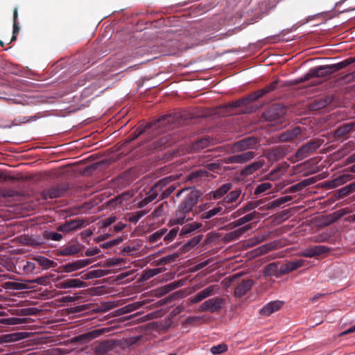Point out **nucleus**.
<instances>
[{
    "label": "nucleus",
    "mask_w": 355,
    "mask_h": 355,
    "mask_svg": "<svg viewBox=\"0 0 355 355\" xmlns=\"http://www.w3.org/2000/svg\"><path fill=\"white\" fill-rule=\"evenodd\" d=\"M178 175H172L158 180L146 193V197L137 204V207L143 208L156 199L159 201L167 198L178 187Z\"/></svg>",
    "instance_id": "1"
},
{
    "label": "nucleus",
    "mask_w": 355,
    "mask_h": 355,
    "mask_svg": "<svg viewBox=\"0 0 355 355\" xmlns=\"http://www.w3.org/2000/svg\"><path fill=\"white\" fill-rule=\"evenodd\" d=\"M354 62L355 57L348 58L336 64L322 65L312 68L304 76V77L295 80L293 83H291L289 85H293L300 84L309 80L311 78L326 77L333 73L334 72L342 69Z\"/></svg>",
    "instance_id": "2"
},
{
    "label": "nucleus",
    "mask_w": 355,
    "mask_h": 355,
    "mask_svg": "<svg viewBox=\"0 0 355 355\" xmlns=\"http://www.w3.org/2000/svg\"><path fill=\"white\" fill-rule=\"evenodd\" d=\"M202 193L196 189L190 190L189 193L184 198L178 205L175 211L173 223L175 224H183L187 220V214L190 213L193 207L198 203L199 198L201 197ZM191 218H188L190 220Z\"/></svg>",
    "instance_id": "3"
},
{
    "label": "nucleus",
    "mask_w": 355,
    "mask_h": 355,
    "mask_svg": "<svg viewBox=\"0 0 355 355\" xmlns=\"http://www.w3.org/2000/svg\"><path fill=\"white\" fill-rule=\"evenodd\" d=\"M173 119L174 117L173 116L165 115L161 116L153 122L146 124L145 125L141 124L135 130L128 135L126 139L127 142H130L144 134L150 135L153 130L158 128H162L167 124L172 123Z\"/></svg>",
    "instance_id": "4"
},
{
    "label": "nucleus",
    "mask_w": 355,
    "mask_h": 355,
    "mask_svg": "<svg viewBox=\"0 0 355 355\" xmlns=\"http://www.w3.org/2000/svg\"><path fill=\"white\" fill-rule=\"evenodd\" d=\"M279 83V81L276 80L272 83L267 85L263 88L257 90L242 98H240L239 100H236L234 102L229 103L227 105V107L230 109L236 108L244 105H248L250 103L254 102L259 99L260 98L263 97L266 94L275 90L278 87Z\"/></svg>",
    "instance_id": "5"
},
{
    "label": "nucleus",
    "mask_w": 355,
    "mask_h": 355,
    "mask_svg": "<svg viewBox=\"0 0 355 355\" xmlns=\"http://www.w3.org/2000/svg\"><path fill=\"white\" fill-rule=\"evenodd\" d=\"M324 140L321 139H313L302 145L295 153V157L298 160H302L313 153L323 144Z\"/></svg>",
    "instance_id": "6"
},
{
    "label": "nucleus",
    "mask_w": 355,
    "mask_h": 355,
    "mask_svg": "<svg viewBox=\"0 0 355 355\" xmlns=\"http://www.w3.org/2000/svg\"><path fill=\"white\" fill-rule=\"evenodd\" d=\"M225 302V300L222 297H216L209 299L204 302L199 307L198 311L200 312L209 311L211 313L218 312Z\"/></svg>",
    "instance_id": "7"
},
{
    "label": "nucleus",
    "mask_w": 355,
    "mask_h": 355,
    "mask_svg": "<svg viewBox=\"0 0 355 355\" xmlns=\"http://www.w3.org/2000/svg\"><path fill=\"white\" fill-rule=\"evenodd\" d=\"M68 189V184H58L44 190L42 196L45 200L60 198L63 196Z\"/></svg>",
    "instance_id": "8"
},
{
    "label": "nucleus",
    "mask_w": 355,
    "mask_h": 355,
    "mask_svg": "<svg viewBox=\"0 0 355 355\" xmlns=\"http://www.w3.org/2000/svg\"><path fill=\"white\" fill-rule=\"evenodd\" d=\"M119 346V342L114 339H107L98 342L94 347V350L96 355H104L116 347Z\"/></svg>",
    "instance_id": "9"
},
{
    "label": "nucleus",
    "mask_w": 355,
    "mask_h": 355,
    "mask_svg": "<svg viewBox=\"0 0 355 355\" xmlns=\"http://www.w3.org/2000/svg\"><path fill=\"white\" fill-rule=\"evenodd\" d=\"M257 143V139L254 137H249L236 141L232 146V152L239 153L254 148Z\"/></svg>",
    "instance_id": "10"
},
{
    "label": "nucleus",
    "mask_w": 355,
    "mask_h": 355,
    "mask_svg": "<svg viewBox=\"0 0 355 355\" xmlns=\"http://www.w3.org/2000/svg\"><path fill=\"white\" fill-rule=\"evenodd\" d=\"M220 289L219 286L214 284L209 286L205 289L198 292L196 295L189 298L190 302L192 304H196L201 302L204 299L213 295Z\"/></svg>",
    "instance_id": "11"
},
{
    "label": "nucleus",
    "mask_w": 355,
    "mask_h": 355,
    "mask_svg": "<svg viewBox=\"0 0 355 355\" xmlns=\"http://www.w3.org/2000/svg\"><path fill=\"white\" fill-rule=\"evenodd\" d=\"M265 164L266 162L264 159L259 157L256 161L244 166L240 171L239 174L241 177L243 178L251 175L259 171L265 165Z\"/></svg>",
    "instance_id": "12"
},
{
    "label": "nucleus",
    "mask_w": 355,
    "mask_h": 355,
    "mask_svg": "<svg viewBox=\"0 0 355 355\" xmlns=\"http://www.w3.org/2000/svg\"><path fill=\"white\" fill-rule=\"evenodd\" d=\"M91 263L89 259L77 260L60 266V272H71L88 266Z\"/></svg>",
    "instance_id": "13"
},
{
    "label": "nucleus",
    "mask_w": 355,
    "mask_h": 355,
    "mask_svg": "<svg viewBox=\"0 0 355 355\" xmlns=\"http://www.w3.org/2000/svg\"><path fill=\"white\" fill-rule=\"evenodd\" d=\"M105 331H106L105 329H94L85 334H81L78 336H76L73 338V340L74 341L78 342L80 344H86L89 341L92 340L93 339L98 337Z\"/></svg>",
    "instance_id": "14"
},
{
    "label": "nucleus",
    "mask_w": 355,
    "mask_h": 355,
    "mask_svg": "<svg viewBox=\"0 0 355 355\" xmlns=\"http://www.w3.org/2000/svg\"><path fill=\"white\" fill-rule=\"evenodd\" d=\"M84 223L85 222L82 219L70 220L59 225L57 227V230L62 232H69L81 228L84 225Z\"/></svg>",
    "instance_id": "15"
},
{
    "label": "nucleus",
    "mask_w": 355,
    "mask_h": 355,
    "mask_svg": "<svg viewBox=\"0 0 355 355\" xmlns=\"http://www.w3.org/2000/svg\"><path fill=\"white\" fill-rule=\"evenodd\" d=\"M355 130V121L345 123L338 126L334 132V136L337 139L345 137L349 133Z\"/></svg>",
    "instance_id": "16"
},
{
    "label": "nucleus",
    "mask_w": 355,
    "mask_h": 355,
    "mask_svg": "<svg viewBox=\"0 0 355 355\" xmlns=\"http://www.w3.org/2000/svg\"><path fill=\"white\" fill-rule=\"evenodd\" d=\"M302 133L301 128L296 126L293 129L287 130L279 135V140L282 142H288L295 140Z\"/></svg>",
    "instance_id": "17"
},
{
    "label": "nucleus",
    "mask_w": 355,
    "mask_h": 355,
    "mask_svg": "<svg viewBox=\"0 0 355 355\" xmlns=\"http://www.w3.org/2000/svg\"><path fill=\"white\" fill-rule=\"evenodd\" d=\"M254 284L252 279L243 280L240 284L235 288L234 294L236 297H241L249 291Z\"/></svg>",
    "instance_id": "18"
},
{
    "label": "nucleus",
    "mask_w": 355,
    "mask_h": 355,
    "mask_svg": "<svg viewBox=\"0 0 355 355\" xmlns=\"http://www.w3.org/2000/svg\"><path fill=\"white\" fill-rule=\"evenodd\" d=\"M287 154V149L286 147L283 146H278L275 148H271L268 154L267 157L268 159L271 162H276L282 158H283L284 156H286Z\"/></svg>",
    "instance_id": "19"
},
{
    "label": "nucleus",
    "mask_w": 355,
    "mask_h": 355,
    "mask_svg": "<svg viewBox=\"0 0 355 355\" xmlns=\"http://www.w3.org/2000/svg\"><path fill=\"white\" fill-rule=\"evenodd\" d=\"M86 283L79 279H67L58 283L57 287L62 289L83 288Z\"/></svg>",
    "instance_id": "20"
},
{
    "label": "nucleus",
    "mask_w": 355,
    "mask_h": 355,
    "mask_svg": "<svg viewBox=\"0 0 355 355\" xmlns=\"http://www.w3.org/2000/svg\"><path fill=\"white\" fill-rule=\"evenodd\" d=\"M79 243H69L58 250L57 254L59 256H71L78 253L80 251Z\"/></svg>",
    "instance_id": "21"
},
{
    "label": "nucleus",
    "mask_w": 355,
    "mask_h": 355,
    "mask_svg": "<svg viewBox=\"0 0 355 355\" xmlns=\"http://www.w3.org/2000/svg\"><path fill=\"white\" fill-rule=\"evenodd\" d=\"M251 225H246L236 229L232 232L225 234L224 239L225 241L230 242L238 240L245 232L251 228Z\"/></svg>",
    "instance_id": "22"
},
{
    "label": "nucleus",
    "mask_w": 355,
    "mask_h": 355,
    "mask_svg": "<svg viewBox=\"0 0 355 355\" xmlns=\"http://www.w3.org/2000/svg\"><path fill=\"white\" fill-rule=\"evenodd\" d=\"M329 251V248L324 245H315L306 249L303 252V256L304 257H314L316 256L322 255L324 253H327Z\"/></svg>",
    "instance_id": "23"
},
{
    "label": "nucleus",
    "mask_w": 355,
    "mask_h": 355,
    "mask_svg": "<svg viewBox=\"0 0 355 355\" xmlns=\"http://www.w3.org/2000/svg\"><path fill=\"white\" fill-rule=\"evenodd\" d=\"M283 305L282 301H272L266 304L259 311L260 314L264 316H268L274 312L279 310Z\"/></svg>",
    "instance_id": "24"
},
{
    "label": "nucleus",
    "mask_w": 355,
    "mask_h": 355,
    "mask_svg": "<svg viewBox=\"0 0 355 355\" xmlns=\"http://www.w3.org/2000/svg\"><path fill=\"white\" fill-rule=\"evenodd\" d=\"M283 270V265L280 266L279 263H271L268 264L264 269V275L267 276H279V275H284L282 272Z\"/></svg>",
    "instance_id": "25"
},
{
    "label": "nucleus",
    "mask_w": 355,
    "mask_h": 355,
    "mask_svg": "<svg viewBox=\"0 0 355 355\" xmlns=\"http://www.w3.org/2000/svg\"><path fill=\"white\" fill-rule=\"evenodd\" d=\"M202 237L203 236L202 234H199L189 240L187 243L181 246L180 249L181 252L185 253L190 251L192 248L199 244V243L202 239Z\"/></svg>",
    "instance_id": "26"
},
{
    "label": "nucleus",
    "mask_w": 355,
    "mask_h": 355,
    "mask_svg": "<svg viewBox=\"0 0 355 355\" xmlns=\"http://www.w3.org/2000/svg\"><path fill=\"white\" fill-rule=\"evenodd\" d=\"M202 227V224L200 223L194 222L193 223L187 224L182 227L180 232V236L182 238H184L188 235L191 234L194 231L200 229Z\"/></svg>",
    "instance_id": "27"
},
{
    "label": "nucleus",
    "mask_w": 355,
    "mask_h": 355,
    "mask_svg": "<svg viewBox=\"0 0 355 355\" xmlns=\"http://www.w3.org/2000/svg\"><path fill=\"white\" fill-rule=\"evenodd\" d=\"M239 153L236 154L237 164H245L252 160L257 155V153L252 150Z\"/></svg>",
    "instance_id": "28"
},
{
    "label": "nucleus",
    "mask_w": 355,
    "mask_h": 355,
    "mask_svg": "<svg viewBox=\"0 0 355 355\" xmlns=\"http://www.w3.org/2000/svg\"><path fill=\"white\" fill-rule=\"evenodd\" d=\"M331 100L329 98H321L315 99L310 103L309 107L311 110H320L329 105Z\"/></svg>",
    "instance_id": "29"
},
{
    "label": "nucleus",
    "mask_w": 355,
    "mask_h": 355,
    "mask_svg": "<svg viewBox=\"0 0 355 355\" xmlns=\"http://www.w3.org/2000/svg\"><path fill=\"white\" fill-rule=\"evenodd\" d=\"M304 261L301 259L288 261L285 265H283V270H282V272L287 274L302 267Z\"/></svg>",
    "instance_id": "30"
},
{
    "label": "nucleus",
    "mask_w": 355,
    "mask_h": 355,
    "mask_svg": "<svg viewBox=\"0 0 355 355\" xmlns=\"http://www.w3.org/2000/svg\"><path fill=\"white\" fill-rule=\"evenodd\" d=\"M212 139L209 137H202L192 144V149L195 151L200 150L209 146Z\"/></svg>",
    "instance_id": "31"
},
{
    "label": "nucleus",
    "mask_w": 355,
    "mask_h": 355,
    "mask_svg": "<svg viewBox=\"0 0 355 355\" xmlns=\"http://www.w3.org/2000/svg\"><path fill=\"white\" fill-rule=\"evenodd\" d=\"M232 184L230 182L221 185L218 189L212 192V196L214 199H220L225 196L232 189Z\"/></svg>",
    "instance_id": "32"
},
{
    "label": "nucleus",
    "mask_w": 355,
    "mask_h": 355,
    "mask_svg": "<svg viewBox=\"0 0 355 355\" xmlns=\"http://www.w3.org/2000/svg\"><path fill=\"white\" fill-rule=\"evenodd\" d=\"M312 183H313L312 178L304 180L303 181L289 187V189H288V191H289L291 193H295L297 191H302L306 186L311 184Z\"/></svg>",
    "instance_id": "33"
},
{
    "label": "nucleus",
    "mask_w": 355,
    "mask_h": 355,
    "mask_svg": "<svg viewBox=\"0 0 355 355\" xmlns=\"http://www.w3.org/2000/svg\"><path fill=\"white\" fill-rule=\"evenodd\" d=\"M166 232H167V229L162 228V229L157 230V232L153 233L152 234L149 235V236L148 238V241L149 243H150V244L156 243L157 241L161 240V239L162 237H164V235H165Z\"/></svg>",
    "instance_id": "34"
},
{
    "label": "nucleus",
    "mask_w": 355,
    "mask_h": 355,
    "mask_svg": "<svg viewBox=\"0 0 355 355\" xmlns=\"http://www.w3.org/2000/svg\"><path fill=\"white\" fill-rule=\"evenodd\" d=\"M178 257L179 253L175 252L162 257L156 261V266H159L174 262L178 258Z\"/></svg>",
    "instance_id": "35"
},
{
    "label": "nucleus",
    "mask_w": 355,
    "mask_h": 355,
    "mask_svg": "<svg viewBox=\"0 0 355 355\" xmlns=\"http://www.w3.org/2000/svg\"><path fill=\"white\" fill-rule=\"evenodd\" d=\"M352 179V176L350 174H344L342 175L338 176V178L334 179L331 181L330 184L333 187H337L338 186H340L345 183H346L347 181Z\"/></svg>",
    "instance_id": "36"
},
{
    "label": "nucleus",
    "mask_w": 355,
    "mask_h": 355,
    "mask_svg": "<svg viewBox=\"0 0 355 355\" xmlns=\"http://www.w3.org/2000/svg\"><path fill=\"white\" fill-rule=\"evenodd\" d=\"M162 271V268H146L142 272L141 278L144 280H148L154 276L161 273Z\"/></svg>",
    "instance_id": "37"
},
{
    "label": "nucleus",
    "mask_w": 355,
    "mask_h": 355,
    "mask_svg": "<svg viewBox=\"0 0 355 355\" xmlns=\"http://www.w3.org/2000/svg\"><path fill=\"white\" fill-rule=\"evenodd\" d=\"M18 12L17 8H15L13 10V31L11 42L16 40L17 36L19 32V27L17 23Z\"/></svg>",
    "instance_id": "38"
},
{
    "label": "nucleus",
    "mask_w": 355,
    "mask_h": 355,
    "mask_svg": "<svg viewBox=\"0 0 355 355\" xmlns=\"http://www.w3.org/2000/svg\"><path fill=\"white\" fill-rule=\"evenodd\" d=\"M291 200H292V197L290 196H285L280 197V198L272 201L271 202H270V207L275 208V207H279V206L285 204L286 202L291 201Z\"/></svg>",
    "instance_id": "39"
},
{
    "label": "nucleus",
    "mask_w": 355,
    "mask_h": 355,
    "mask_svg": "<svg viewBox=\"0 0 355 355\" xmlns=\"http://www.w3.org/2000/svg\"><path fill=\"white\" fill-rule=\"evenodd\" d=\"M259 216V214L257 211H252L248 214H246L243 217H241L238 219V223L241 224V225L250 222L254 219L258 218Z\"/></svg>",
    "instance_id": "40"
},
{
    "label": "nucleus",
    "mask_w": 355,
    "mask_h": 355,
    "mask_svg": "<svg viewBox=\"0 0 355 355\" xmlns=\"http://www.w3.org/2000/svg\"><path fill=\"white\" fill-rule=\"evenodd\" d=\"M178 230V227H175L171 229L167 234L166 233L165 235H164L163 239L164 243L168 244L173 241L174 239L177 236Z\"/></svg>",
    "instance_id": "41"
},
{
    "label": "nucleus",
    "mask_w": 355,
    "mask_h": 355,
    "mask_svg": "<svg viewBox=\"0 0 355 355\" xmlns=\"http://www.w3.org/2000/svg\"><path fill=\"white\" fill-rule=\"evenodd\" d=\"M184 285V281L178 280L171 282L164 286L165 293H168L173 290L180 288Z\"/></svg>",
    "instance_id": "42"
},
{
    "label": "nucleus",
    "mask_w": 355,
    "mask_h": 355,
    "mask_svg": "<svg viewBox=\"0 0 355 355\" xmlns=\"http://www.w3.org/2000/svg\"><path fill=\"white\" fill-rule=\"evenodd\" d=\"M26 322V318H5L3 320V323L8 325H16L24 324Z\"/></svg>",
    "instance_id": "43"
},
{
    "label": "nucleus",
    "mask_w": 355,
    "mask_h": 355,
    "mask_svg": "<svg viewBox=\"0 0 355 355\" xmlns=\"http://www.w3.org/2000/svg\"><path fill=\"white\" fill-rule=\"evenodd\" d=\"M37 261H38L40 266H42L44 268H46V269L54 267V266H55V263L53 261L50 260L44 257H39L37 259Z\"/></svg>",
    "instance_id": "44"
},
{
    "label": "nucleus",
    "mask_w": 355,
    "mask_h": 355,
    "mask_svg": "<svg viewBox=\"0 0 355 355\" xmlns=\"http://www.w3.org/2000/svg\"><path fill=\"white\" fill-rule=\"evenodd\" d=\"M207 176V172L204 170H196L192 173H191L188 178L187 180L193 181L194 180H197L199 178L206 177Z\"/></svg>",
    "instance_id": "45"
},
{
    "label": "nucleus",
    "mask_w": 355,
    "mask_h": 355,
    "mask_svg": "<svg viewBox=\"0 0 355 355\" xmlns=\"http://www.w3.org/2000/svg\"><path fill=\"white\" fill-rule=\"evenodd\" d=\"M207 176V172L204 170H196L192 173H191L188 178L187 180L193 181L194 180H197L199 178L206 177Z\"/></svg>",
    "instance_id": "46"
},
{
    "label": "nucleus",
    "mask_w": 355,
    "mask_h": 355,
    "mask_svg": "<svg viewBox=\"0 0 355 355\" xmlns=\"http://www.w3.org/2000/svg\"><path fill=\"white\" fill-rule=\"evenodd\" d=\"M241 191L239 190H234L226 196L224 198V201L227 203H232L235 202L239 197Z\"/></svg>",
    "instance_id": "47"
},
{
    "label": "nucleus",
    "mask_w": 355,
    "mask_h": 355,
    "mask_svg": "<svg viewBox=\"0 0 355 355\" xmlns=\"http://www.w3.org/2000/svg\"><path fill=\"white\" fill-rule=\"evenodd\" d=\"M272 187V184L269 182H263L259 184L254 191L255 195H259L262 193H264L268 190H270Z\"/></svg>",
    "instance_id": "48"
},
{
    "label": "nucleus",
    "mask_w": 355,
    "mask_h": 355,
    "mask_svg": "<svg viewBox=\"0 0 355 355\" xmlns=\"http://www.w3.org/2000/svg\"><path fill=\"white\" fill-rule=\"evenodd\" d=\"M146 214L147 211L145 210L135 212L128 218V221L132 223H137L138 220Z\"/></svg>",
    "instance_id": "49"
},
{
    "label": "nucleus",
    "mask_w": 355,
    "mask_h": 355,
    "mask_svg": "<svg viewBox=\"0 0 355 355\" xmlns=\"http://www.w3.org/2000/svg\"><path fill=\"white\" fill-rule=\"evenodd\" d=\"M144 304L145 303L144 301L135 302L132 304H129L126 305L125 306H124L123 309H125V312H128V313L132 312L135 310H137V309L141 308Z\"/></svg>",
    "instance_id": "50"
},
{
    "label": "nucleus",
    "mask_w": 355,
    "mask_h": 355,
    "mask_svg": "<svg viewBox=\"0 0 355 355\" xmlns=\"http://www.w3.org/2000/svg\"><path fill=\"white\" fill-rule=\"evenodd\" d=\"M227 350V345L221 343L215 346H213L210 351L213 354H220Z\"/></svg>",
    "instance_id": "51"
},
{
    "label": "nucleus",
    "mask_w": 355,
    "mask_h": 355,
    "mask_svg": "<svg viewBox=\"0 0 355 355\" xmlns=\"http://www.w3.org/2000/svg\"><path fill=\"white\" fill-rule=\"evenodd\" d=\"M44 237L49 240L53 241H60L62 239V235L61 234L53 232H46L44 233Z\"/></svg>",
    "instance_id": "52"
},
{
    "label": "nucleus",
    "mask_w": 355,
    "mask_h": 355,
    "mask_svg": "<svg viewBox=\"0 0 355 355\" xmlns=\"http://www.w3.org/2000/svg\"><path fill=\"white\" fill-rule=\"evenodd\" d=\"M107 273L103 270H92L87 274V279L98 278L105 275Z\"/></svg>",
    "instance_id": "53"
},
{
    "label": "nucleus",
    "mask_w": 355,
    "mask_h": 355,
    "mask_svg": "<svg viewBox=\"0 0 355 355\" xmlns=\"http://www.w3.org/2000/svg\"><path fill=\"white\" fill-rule=\"evenodd\" d=\"M204 319L202 316H190L186 319L185 322L188 324H200L203 322Z\"/></svg>",
    "instance_id": "54"
},
{
    "label": "nucleus",
    "mask_w": 355,
    "mask_h": 355,
    "mask_svg": "<svg viewBox=\"0 0 355 355\" xmlns=\"http://www.w3.org/2000/svg\"><path fill=\"white\" fill-rule=\"evenodd\" d=\"M116 219V216H110L108 218H106L102 221L101 228H106L109 227L112 223H115Z\"/></svg>",
    "instance_id": "55"
},
{
    "label": "nucleus",
    "mask_w": 355,
    "mask_h": 355,
    "mask_svg": "<svg viewBox=\"0 0 355 355\" xmlns=\"http://www.w3.org/2000/svg\"><path fill=\"white\" fill-rule=\"evenodd\" d=\"M286 171V167L284 166H279L274 171H272L269 175L272 179L277 178L278 176L281 175Z\"/></svg>",
    "instance_id": "56"
},
{
    "label": "nucleus",
    "mask_w": 355,
    "mask_h": 355,
    "mask_svg": "<svg viewBox=\"0 0 355 355\" xmlns=\"http://www.w3.org/2000/svg\"><path fill=\"white\" fill-rule=\"evenodd\" d=\"M35 263H33L32 261H26V264L24 265V266H23L24 270L27 273L33 272L35 270Z\"/></svg>",
    "instance_id": "57"
},
{
    "label": "nucleus",
    "mask_w": 355,
    "mask_h": 355,
    "mask_svg": "<svg viewBox=\"0 0 355 355\" xmlns=\"http://www.w3.org/2000/svg\"><path fill=\"white\" fill-rule=\"evenodd\" d=\"M225 164H237L236 154L220 159Z\"/></svg>",
    "instance_id": "58"
},
{
    "label": "nucleus",
    "mask_w": 355,
    "mask_h": 355,
    "mask_svg": "<svg viewBox=\"0 0 355 355\" xmlns=\"http://www.w3.org/2000/svg\"><path fill=\"white\" fill-rule=\"evenodd\" d=\"M220 165L219 163H209L206 165V168L213 172H218V170L220 168Z\"/></svg>",
    "instance_id": "59"
},
{
    "label": "nucleus",
    "mask_w": 355,
    "mask_h": 355,
    "mask_svg": "<svg viewBox=\"0 0 355 355\" xmlns=\"http://www.w3.org/2000/svg\"><path fill=\"white\" fill-rule=\"evenodd\" d=\"M257 207V203L254 202H249L243 207V212H248Z\"/></svg>",
    "instance_id": "60"
},
{
    "label": "nucleus",
    "mask_w": 355,
    "mask_h": 355,
    "mask_svg": "<svg viewBox=\"0 0 355 355\" xmlns=\"http://www.w3.org/2000/svg\"><path fill=\"white\" fill-rule=\"evenodd\" d=\"M349 194V190L347 188V186L340 189L337 191V196L339 198H344L345 196H346Z\"/></svg>",
    "instance_id": "61"
},
{
    "label": "nucleus",
    "mask_w": 355,
    "mask_h": 355,
    "mask_svg": "<svg viewBox=\"0 0 355 355\" xmlns=\"http://www.w3.org/2000/svg\"><path fill=\"white\" fill-rule=\"evenodd\" d=\"M100 252V250L97 248H92V249H87L85 251V255L87 257L96 255Z\"/></svg>",
    "instance_id": "62"
},
{
    "label": "nucleus",
    "mask_w": 355,
    "mask_h": 355,
    "mask_svg": "<svg viewBox=\"0 0 355 355\" xmlns=\"http://www.w3.org/2000/svg\"><path fill=\"white\" fill-rule=\"evenodd\" d=\"M223 211V208L220 206H217L212 209L209 210V212L210 213L211 216L213 217L216 216V214L220 213Z\"/></svg>",
    "instance_id": "63"
},
{
    "label": "nucleus",
    "mask_w": 355,
    "mask_h": 355,
    "mask_svg": "<svg viewBox=\"0 0 355 355\" xmlns=\"http://www.w3.org/2000/svg\"><path fill=\"white\" fill-rule=\"evenodd\" d=\"M125 227H126L125 224L120 222L114 226V230L116 232H119L122 231Z\"/></svg>",
    "instance_id": "64"
}]
</instances>
